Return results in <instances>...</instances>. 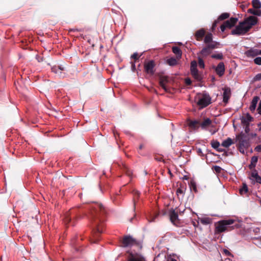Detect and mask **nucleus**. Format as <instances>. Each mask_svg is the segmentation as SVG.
Returning a JSON list of instances; mask_svg holds the SVG:
<instances>
[{"label":"nucleus","instance_id":"nucleus-50","mask_svg":"<svg viewBox=\"0 0 261 261\" xmlns=\"http://www.w3.org/2000/svg\"><path fill=\"white\" fill-rule=\"evenodd\" d=\"M257 111H258V114L261 115V100L260 101V102L259 103V106L257 108Z\"/></svg>","mask_w":261,"mask_h":261},{"label":"nucleus","instance_id":"nucleus-12","mask_svg":"<svg viewBox=\"0 0 261 261\" xmlns=\"http://www.w3.org/2000/svg\"><path fill=\"white\" fill-rule=\"evenodd\" d=\"M169 218L170 220L174 225L176 224V222L178 220V215L177 212H176L174 209H171L169 211Z\"/></svg>","mask_w":261,"mask_h":261},{"label":"nucleus","instance_id":"nucleus-52","mask_svg":"<svg viewBox=\"0 0 261 261\" xmlns=\"http://www.w3.org/2000/svg\"><path fill=\"white\" fill-rule=\"evenodd\" d=\"M197 153L200 156H203V154L202 153V150L200 148L197 149Z\"/></svg>","mask_w":261,"mask_h":261},{"label":"nucleus","instance_id":"nucleus-13","mask_svg":"<svg viewBox=\"0 0 261 261\" xmlns=\"http://www.w3.org/2000/svg\"><path fill=\"white\" fill-rule=\"evenodd\" d=\"M212 123V120L208 118H205L203 121H201L199 120V125L202 129H206L207 128L210 127Z\"/></svg>","mask_w":261,"mask_h":261},{"label":"nucleus","instance_id":"nucleus-62","mask_svg":"<svg viewBox=\"0 0 261 261\" xmlns=\"http://www.w3.org/2000/svg\"><path fill=\"white\" fill-rule=\"evenodd\" d=\"M38 61L41 62L43 61V58L42 57H38Z\"/></svg>","mask_w":261,"mask_h":261},{"label":"nucleus","instance_id":"nucleus-7","mask_svg":"<svg viewBox=\"0 0 261 261\" xmlns=\"http://www.w3.org/2000/svg\"><path fill=\"white\" fill-rule=\"evenodd\" d=\"M236 141L240 148H248L249 145L247 136L242 132L237 136Z\"/></svg>","mask_w":261,"mask_h":261},{"label":"nucleus","instance_id":"nucleus-42","mask_svg":"<svg viewBox=\"0 0 261 261\" xmlns=\"http://www.w3.org/2000/svg\"><path fill=\"white\" fill-rule=\"evenodd\" d=\"M140 57V56H139L137 53H135L131 56V58L134 59L135 61L136 62L139 60Z\"/></svg>","mask_w":261,"mask_h":261},{"label":"nucleus","instance_id":"nucleus-51","mask_svg":"<svg viewBox=\"0 0 261 261\" xmlns=\"http://www.w3.org/2000/svg\"><path fill=\"white\" fill-rule=\"evenodd\" d=\"M255 181H256L257 182H258V183H259V184H261V177H260V176H259L258 175V177H257L255 179Z\"/></svg>","mask_w":261,"mask_h":261},{"label":"nucleus","instance_id":"nucleus-27","mask_svg":"<svg viewBox=\"0 0 261 261\" xmlns=\"http://www.w3.org/2000/svg\"><path fill=\"white\" fill-rule=\"evenodd\" d=\"M248 13L252 14L256 16H260L261 15V10L257 9H249L247 10Z\"/></svg>","mask_w":261,"mask_h":261},{"label":"nucleus","instance_id":"nucleus-2","mask_svg":"<svg viewBox=\"0 0 261 261\" xmlns=\"http://www.w3.org/2000/svg\"><path fill=\"white\" fill-rule=\"evenodd\" d=\"M257 18L253 16H250L244 21L240 22L234 29L231 31V34L235 35H243L246 34L251 28L257 22Z\"/></svg>","mask_w":261,"mask_h":261},{"label":"nucleus","instance_id":"nucleus-36","mask_svg":"<svg viewBox=\"0 0 261 261\" xmlns=\"http://www.w3.org/2000/svg\"><path fill=\"white\" fill-rule=\"evenodd\" d=\"M202 57H200V56H198V65L200 68L203 69L205 67L204 63L202 59Z\"/></svg>","mask_w":261,"mask_h":261},{"label":"nucleus","instance_id":"nucleus-38","mask_svg":"<svg viewBox=\"0 0 261 261\" xmlns=\"http://www.w3.org/2000/svg\"><path fill=\"white\" fill-rule=\"evenodd\" d=\"M190 189L193 190L195 192H197L196 184L195 181L191 180L190 183Z\"/></svg>","mask_w":261,"mask_h":261},{"label":"nucleus","instance_id":"nucleus-26","mask_svg":"<svg viewBox=\"0 0 261 261\" xmlns=\"http://www.w3.org/2000/svg\"><path fill=\"white\" fill-rule=\"evenodd\" d=\"M220 45V44L219 42L213 41L209 44H207V45L208 46V47L210 48L211 50L214 49L215 48H219Z\"/></svg>","mask_w":261,"mask_h":261},{"label":"nucleus","instance_id":"nucleus-15","mask_svg":"<svg viewBox=\"0 0 261 261\" xmlns=\"http://www.w3.org/2000/svg\"><path fill=\"white\" fill-rule=\"evenodd\" d=\"M216 73L219 76H222L225 72V66L223 62H220L215 69Z\"/></svg>","mask_w":261,"mask_h":261},{"label":"nucleus","instance_id":"nucleus-5","mask_svg":"<svg viewBox=\"0 0 261 261\" xmlns=\"http://www.w3.org/2000/svg\"><path fill=\"white\" fill-rule=\"evenodd\" d=\"M197 105L203 109L211 103V97L207 93L198 94L195 98Z\"/></svg>","mask_w":261,"mask_h":261},{"label":"nucleus","instance_id":"nucleus-18","mask_svg":"<svg viewBox=\"0 0 261 261\" xmlns=\"http://www.w3.org/2000/svg\"><path fill=\"white\" fill-rule=\"evenodd\" d=\"M245 54L248 57L253 58L258 55V49L256 48H251L245 52Z\"/></svg>","mask_w":261,"mask_h":261},{"label":"nucleus","instance_id":"nucleus-44","mask_svg":"<svg viewBox=\"0 0 261 261\" xmlns=\"http://www.w3.org/2000/svg\"><path fill=\"white\" fill-rule=\"evenodd\" d=\"M254 62L255 64L261 65V57H256L254 59Z\"/></svg>","mask_w":261,"mask_h":261},{"label":"nucleus","instance_id":"nucleus-25","mask_svg":"<svg viewBox=\"0 0 261 261\" xmlns=\"http://www.w3.org/2000/svg\"><path fill=\"white\" fill-rule=\"evenodd\" d=\"M166 63L171 66H174L177 64V59L172 57L167 60Z\"/></svg>","mask_w":261,"mask_h":261},{"label":"nucleus","instance_id":"nucleus-10","mask_svg":"<svg viewBox=\"0 0 261 261\" xmlns=\"http://www.w3.org/2000/svg\"><path fill=\"white\" fill-rule=\"evenodd\" d=\"M155 64L153 60H150L148 62H145L144 63V70L145 71L150 75H153L155 72Z\"/></svg>","mask_w":261,"mask_h":261},{"label":"nucleus","instance_id":"nucleus-39","mask_svg":"<svg viewBox=\"0 0 261 261\" xmlns=\"http://www.w3.org/2000/svg\"><path fill=\"white\" fill-rule=\"evenodd\" d=\"M200 222L202 224H208L211 222V219L209 218H203L201 219Z\"/></svg>","mask_w":261,"mask_h":261},{"label":"nucleus","instance_id":"nucleus-28","mask_svg":"<svg viewBox=\"0 0 261 261\" xmlns=\"http://www.w3.org/2000/svg\"><path fill=\"white\" fill-rule=\"evenodd\" d=\"M213 41V35L211 33H207L205 36L204 42L206 44H209Z\"/></svg>","mask_w":261,"mask_h":261},{"label":"nucleus","instance_id":"nucleus-31","mask_svg":"<svg viewBox=\"0 0 261 261\" xmlns=\"http://www.w3.org/2000/svg\"><path fill=\"white\" fill-rule=\"evenodd\" d=\"M133 194L134 196L133 201H134V208L135 210L136 208V198H139V195H140V193L139 191H138L137 190H134L133 191Z\"/></svg>","mask_w":261,"mask_h":261},{"label":"nucleus","instance_id":"nucleus-49","mask_svg":"<svg viewBox=\"0 0 261 261\" xmlns=\"http://www.w3.org/2000/svg\"><path fill=\"white\" fill-rule=\"evenodd\" d=\"M185 83L187 85H190L192 83L191 80L189 78L185 79Z\"/></svg>","mask_w":261,"mask_h":261},{"label":"nucleus","instance_id":"nucleus-6","mask_svg":"<svg viewBox=\"0 0 261 261\" xmlns=\"http://www.w3.org/2000/svg\"><path fill=\"white\" fill-rule=\"evenodd\" d=\"M197 63L193 61L191 63L190 71L192 76L197 81L200 82L203 79L202 75L200 73L197 68Z\"/></svg>","mask_w":261,"mask_h":261},{"label":"nucleus","instance_id":"nucleus-45","mask_svg":"<svg viewBox=\"0 0 261 261\" xmlns=\"http://www.w3.org/2000/svg\"><path fill=\"white\" fill-rule=\"evenodd\" d=\"M184 190L180 188H179L177 189L176 194L177 196H179L180 194L184 195Z\"/></svg>","mask_w":261,"mask_h":261},{"label":"nucleus","instance_id":"nucleus-48","mask_svg":"<svg viewBox=\"0 0 261 261\" xmlns=\"http://www.w3.org/2000/svg\"><path fill=\"white\" fill-rule=\"evenodd\" d=\"M224 253L225 254V255L227 256H230L233 257V255L227 250L224 249Z\"/></svg>","mask_w":261,"mask_h":261},{"label":"nucleus","instance_id":"nucleus-41","mask_svg":"<svg viewBox=\"0 0 261 261\" xmlns=\"http://www.w3.org/2000/svg\"><path fill=\"white\" fill-rule=\"evenodd\" d=\"M71 243H72V244L74 246L75 250L76 251H79V249H77V245H79V241L78 240H77V241L75 240V239L74 238V239H72Z\"/></svg>","mask_w":261,"mask_h":261},{"label":"nucleus","instance_id":"nucleus-63","mask_svg":"<svg viewBox=\"0 0 261 261\" xmlns=\"http://www.w3.org/2000/svg\"><path fill=\"white\" fill-rule=\"evenodd\" d=\"M250 135L252 137H255L257 136V135L256 134H253V133L251 134Z\"/></svg>","mask_w":261,"mask_h":261},{"label":"nucleus","instance_id":"nucleus-30","mask_svg":"<svg viewBox=\"0 0 261 261\" xmlns=\"http://www.w3.org/2000/svg\"><path fill=\"white\" fill-rule=\"evenodd\" d=\"M257 161H258L257 156H253L251 158V164L249 165V167H250V169H251L252 168H254L255 167V166L256 165V164L257 162Z\"/></svg>","mask_w":261,"mask_h":261},{"label":"nucleus","instance_id":"nucleus-47","mask_svg":"<svg viewBox=\"0 0 261 261\" xmlns=\"http://www.w3.org/2000/svg\"><path fill=\"white\" fill-rule=\"evenodd\" d=\"M245 125V132L246 134H248L250 131L249 124H244Z\"/></svg>","mask_w":261,"mask_h":261},{"label":"nucleus","instance_id":"nucleus-60","mask_svg":"<svg viewBox=\"0 0 261 261\" xmlns=\"http://www.w3.org/2000/svg\"><path fill=\"white\" fill-rule=\"evenodd\" d=\"M259 131H261V122L257 124Z\"/></svg>","mask_w":261,"mask_h":261},{"label":"nucleus","instance_id":"nucleus-4","mask_svg":"<svg viewBox=\"0 0 261 261\" xmlns=\"http://www.w3.org/2000/svg\"><path fill=\"white\" fill-rule=\"evenodd\" d=\"M77 210L76 208L70 209L65 214L64 218V222L66 225L71 224L74 225L75 220L78 219L79 216L77 215Z\"/></svg>","mask_w":261,"mask_h":261},{"label":"nucleus","instance_id":"nucleus-58","mask_svg":"<svg viewBox=\"0 0 261 261\" xmlns=\"http://www.w3.org/2000/svg\"><path fill=\"white\" fill-rule=\"evenodd\" d=\"M216 150L219 152H222L224 150L223 149L220 148L219 147L218 148H217Z\"/></svg>","mask_w":261,"mask_h":261},{"label":"nucleus","instance_id":"nucleus-61","mask_svg":"<svg viewBox=\"0 0 261 261\" xmlns=\"http://www.w3.org/2000/svg\"><path fill=\"white\" fill-rule=\"evenodd\" d=\"M77 31V29H71L69 30V32H75V31Z\"/></svg>","mask_w":261,"mask_h":261},{"label":"nucleus","instance_id":"nucleus-56","mask_svg":"<svg viewBox=\"0 0 261 261\" xmlns=\"http://www.w3.org/2000/svg\"><path fill=\"white\" fill-rule=\"evenodd\" d=\"M255 150H256L257 151L261 150V146L260 145H258L257 147H256Z\"/></svg>","mask_w":261,"mask_h":261},{"label":"nucleus","instance_id":"nucleus-3","mask_svg":"<svg viewBox=\"0 0 261 261\" xmlns=\"http://www.w3.org/2000/svg\"><path fill=\"white\" fill-rule=\"evenodd\" d=\"M234 223L232 219L223 220L219 221L216 226V230L217 233H220L225 231H230L233 229L236 226L232 225Z\"/></svg>","mask_w":261,"mask_h":261},{"label":"nucleus","instance_id":"nucleus-11","mask_svg":"<svg viewBox=\"0 0 261 261\" xmlns=\"http://www.w3.org/2000/svg\"><path fill=\"white\" fill-rule=\"evenodd\" d=\"M230 16L229 13H222L218 18V19L214 22L212 27V31L214 32L215 30V28L217 27V24L220 21L225 20L228 18Z\"/></svg>","mask_w":261,"mask_h":261},{"label":"nucleus","instance_id":"nucleus-16","mask_svg":"<svg viewBox=\"0 0 261 261\" xmlns=\"http://www.w3.org/2000/svg\"><path fill=\"white\" fill-rule=\"evenodd\" d=\"M168 82V79L167 76H163L160 77L159 84L160 86L166 92L168 91V89L166 84Z\"/></svg>","mask_w":261,"mask_h":261},{"label":"nucleus","instance_id":"nucleus-32","mask_svg":"<svg viewBox=\"0 0 261 261\" xmlns=\"http://www.w3.org/2000/svg\"><path fill=\"white\" fill-rule=\"evenodd\" d=\"M57 69H59L60 71H65V67L62 66H55L51 68V70L54 72H57Z\"/></svg>","mask_w":261,"mask_h":261},{"label":"nucleus","instance_id":"nucleus-37","mask_svg":"<svg viewBox=\"0 0 261 261\" xmlns=\"http://www.w3.org/2000/svg\"><path fill=\"white\" fill-rule=\"evenodd\" d=\"M211 57L213 59L222 60L223 58V56L222 53H218L217 54H213L211 56Z\"/></svg>","mask_w":261,"mask_h":261},{"label":"nucleus","instance_id":"nucleus-9","mask_svg":"<svg viewBox=\"0 0 261 261\" xmlns=\"http://www.w3.org/2000/svg\"><path fill=\"white\" fill-rule=\"evenodd\" d=\"M121 246L123 247H130L137 244L135 239L130 236H124L121 241Z\"/></svg>","mask_w":261,"mask_h":261},{"label":"nucleus","instance_id":"nucleus-19","mask_svg":"<svg viewBox=\"0 0 261 261\" xmlns=\"http://www.w3.org/2000/svg\"><path fill=\"white\" fill-rule=\"evenodd\" d=\"M205 34V30L203 29H200L196 32L195 37L197 41H201Z\"/></svg>","mask_w":261,"mask_h":261},{"label":"nucleus","instance_id":"nucleus-33","mask_svg":"<svg viewBox=\"0 0 261 261\" xmlns=\"http://www.w3.org/2000/svg\"><path fill=\"white\" fill-rule=\"evenodd\" d=\"M248 192V187L246 184H243V187L240 189V193L241 195L247 193Z\"/></svg>","mask_w":261,"mask_h":261},{"label":"nucleus","instance_id":"nucleus-43","mask_svg":"<svg viewBox=\"0 0 261 261\" xmlns=\"http://www.w3.org/2000/svg\"><path fill=\"white\" fill-rule=\"evenodd\" d=\"M251 175V177H252L251 179H255L258 176L257 172L256 170L252 171Z\"/></svg>","mask_w":261,"mask_h":261},{"label":"nucleus","instance_id":"nucleus-53","mask_svg":"<svg viewBox=\"0 0 261 261\" xmlns=\"http://www.w3.org/2000/svg\"><path fill=\"white\" fill-rule=\"evenodd\" d=\"M249 4L245 5H241L240 7L243 10L245 11V9L248 6Z\"/></svg>","mask_w":261,"mask_h":261},{"label":"nucleus","instance_id":"nucleus-23","mask_svg":"<svg viewBox=\"0 0 261 261\" xmlns=\"http://www.w3.org/2000/svg\"><path fill=\"white\" fill-rule=\"evenodd\" d=\"M173 53L176 55V58L179 59L181 57L182 51L181 49L177 46H173L172 48Z\"/></svg>","mask_w":261,"mask_h":261},{"label":"nucleus","instance_id":"nucleus-17","mask_svg":"<svg viewBox=\"0 0 261 261\" xmlns=\"http://www.w3.org/2000/svg\"><path fill=\"white\" fill-rule=\"evenodd\" d=\"M212 53V50L207 45L202 48V49L200 51L199 54L198 55V56H200V57L203 58L206 57L208 56Z\"/></svg>","mask_w":261,"mask_h":261},{"label":"nucleus","instance_id":"nucleus-22","mask_svg":"<svg viewBox=\"0 0 261 261\" xmlns=\"http://www.w3.org/2000/svg\"><path fill=\"white\" fill-rule=\"evenodd\" d=\"M252 120L253 117L247 113L245 116L242 117L241 121L243 124L248 125L249 124V122L252 121Z\"/></svg>","mask_w":261,"mask_h":261},{"label":"nucleus","instance_id":"nucleus-46","mask_svg":"<svg viewBox=\"0 0 261 261\" xmlns=\"http://www.w3.org/2000/svg\"><path fill=\"white\" fill-rule=\"evenodd\" d=\"M254 81H260L261 80V73L257 74L254 77Z\"/></svg>","mask_w":261,"mask_h":261},{"label":"nucleus","instance_id":"nucleus-54","mask_svg":"<svg viewBox=\"0 0 261 261\" xmlns=\"http://www.w3.org/2000/svg\"><path fill=\"white\" fill-rule=\"evenodd\" d=\"M132 69L133 71H135L136 70V66L134 63L132 62Z\"/></svg>","mask_w":261,"mask_h":261},{"label":"nucleus","instance_id":"nucleus-64","mask_svg":"<svg viewBox=\"0 0 261 261\" xmlns=\"http://www.w3.org/2000/svg\"><path fill=\"white\" fill-rule=\"evenodd\" d=\"M185 209H184L183 211L182 210H180V209H179V213L180 214H181V213H183L185 211Z\"/></svg>","mask_w":261,"mask_h":261},{"label":"nucleus","instance_id":"nucleus-8","mask_svg":"<svg viewBox=\"0 0 261 261\" xmlns=\"http://www.w3.org/2000/svg\"><path fill=\"white\" fill-rule=\"evenodd\" d=\"M238 21V18L237 17H231L229 20H227L224 22V23L221 25L220 29L222 32H224L226 29H231L234 27Z\"/></svg>","mask_w":261,"mask_h":261},{"label":"nucleus","instance_id":"nucleus-29","mask_svg":"<svg viewBox=\"0 0 261 261\" xmlns=\"http://www.w3.org/2000/svg\"><path fill=\"white\" fill-rule=\"evenodd\" d=\"M252 5L254 9L259 10L261 7V3L259 0H252Z\"/></svg>","mask_w":261,"mask_h":261},{"label":"nucleus","instance_id":"nucleus-57","mask_svg":"<svg viewBox=\"0 0 261 261\" xmlns=\"http://www.w3.org/2000/svg\"><path fill=\"white\" fill-rule=\"evenodd\" d=\"M239 150L241 152L244 153V148H240V146H238Z\"/></svg>","mask_w":261,"mask_h":261},{"label":"nucleus","instance_id":"nucleus-34","mask_svg":"<svg viewBox=\"0 0 261 261\" xmlns=\"http://www.w3.org/2000/svg\"><path fill=\"white\" fill-rule=\"evenodd\" d=\"M123 171L128 176L131 177L132 176V171L126 165H123Z\"/></svg>","mask_w":261,"mask_h":261},{"label":"nucleus","instance_id":"nucleus-14","mask_svg":"<svg viewBox=\"0 0 261 261\" xmlns=\"http://www.w3.org/2000/svg\"><path fill=\"white\" fill-rule=\"evenodd\" d=\"M187 124L189 127L193 129H197L200 127L199 119L194 120L188 119Z\"/></svg>","mask_w":261,"mask_h":261},{"label":"nucleus","instance_id":"nucleus-24","mask_svg":"<svg viewBox=\"0 0 261 261\" xmlns=\"http://www.w3.org/2000/svg\"><path fill=\"white\" fill-rule=\"evenodd\" d=\"M233 143L232 140L230 138H228L222 142L221 145L222 146L227 148Z\"/></svg>","mask_w":261,"mask_h":261},{"label":"nucleus","instance_id":"nucleus-59","mask_svg":"<svg viewBox=\"0 0 261 261\" xmlns=\"http://www.w3.org/2000/svg\"><path fill=\"white\" fill-rule=\"evenodd\" d=\"M144 144H140L139 147V150H141L142 149H143L144 148Z\"/></svg>","mask_w":261,"mask_h":261},{"label":"nucleus","instance_id":"nucleus-21","mask_svg":"<svg viewBox=\"0 0 261 261\" xmlns=\"http://www.w3.org/2000/svg\"><path fill=\"white\" fill-rule=\"evenodd\" d=\"M230 96V91L228 89H224L223 94V101L224 103H227Z\"/></svg>","mask_w":261,"mask_h":261},{"label":"nucleus","instance_id":"nucleus-20","mask_svg":"<svg viewBox=\"0 0 261 261\" xmlns=\"http://www.w3.org/2000/svg\"><path fill=\"white\" fill-rule=\"evenodd\" d=\"M259 99V97L258 96H254L252 100V101L251 102V105H250V110L253 112H254L255 110V109H256V105L258 102V100Z\"/></svg>","mask_w":261,"mask_h":261},{"label":"nucleus","instance_id":"nucleus-1","mask_svg":"<svg viewBox=\"0 0 261 261\" xmlns=\"http://www.w3.org/2000/svg\"><path fill=\"white\" fill-rule=\"evenodd\" d=\"M107 214V210L100 203H95L90 206L89 218L92 227L93 237L95 239V240L90 239L92 243H96L99 234L103 232L105 227Z\"/></svg>","mask_w":261,"mask_h":261},{"label":"nucleus","instance_id":"nucleus-40","mask_svg":"<svg viewBox=\"0 0 261 261\" xmlns=\"http://www.w3.org/2000/svg\"><path fill=\"white\" fill-rule=\"evenodd\" d=\"M212 169L214 171H215L216 173H220L221 172L222 170V169L221 167L218 166H214L212 167Z\"/></svg>","mask_w":261,"mask_h":261},{"label":"nucleus","instance_id":"nucleus-35","mask_svg":"<svg viewBox=\"0 0 261 261\" xmlns=\"http://www.w3.org/2000/svg\"><path fill=\"white\" fill-rule=\"evenodd\" d=\"M212 147L214 149H217L220 146V143L216 140H212L211 142Z\"/></svg>","mask_w":261,"mask_h":261},{"label":"nucleus","instance_id":"nucleus-55","mask_svg":"<svg viewBox=\"0 0 261 261\" xmlns=\"http://www.w3.org/2000/svg\"><path fill=\"white\" fill-rule=\"evenodd\" d=\"M56 74H58L60 76H62V72L61 71L59 70V69H57V72H55Z\"/></svg>","mask_w":261,"mask_h":261}]
</instances>
